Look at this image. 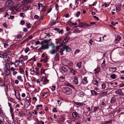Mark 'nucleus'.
I'll return each mask as SVG.
<instances>
[{"mask_svg":"<svg viewBox=\"0 0 124 124\" xmlns=\"http://www.w3.org/2000/svg\"><path fill=\"white\" fill-rule=\"evenodd\" d=\"M70 37L69 36H67L64 38V39L62 42L60 43V46H62L63 43H66L68 42L69 39Z\"/></svg>","mask_w":124,"mask_h":124,"instance_id":"obj_5","label":"nucleus"},{"mask_svg":"<svg viewBox=\"0 0 124 124\" xmlns=\"http://www.w3.org/2000/svg\"><path fill=\"white\" fill-rule=\"evenodd\" d=\"M14 1L11 0H8L5 4V5L6 7H9L13 6L14 4Z\"/></svg>","mask_w":124,"mask_h":124,"instance_id":"obj_2","label":"nucleus"},{"mask_svg":"<svg viewBox=\"0 0 124 124\" xmlns=\"http://www.w3.org/2000/svg\"><path fill=\"white\" fill-rule=\"evenodd\" d=\"M4 85L5 82L2 81H0V86H4Z\"/></svg>","mask_w":124,"mask_h":124,"instance_id":"obj_53","label":"nucleus"},{"mask_svg":"<svg viewBox=\"0 0 124 124\" xmlns=\"http://www.w3.org/2000/svg\"><path fill=\"white\" fill-rule=\"evenodd\" d=\"M26 24H27V26L28 28H30L31 27V26L30 25V23H29L28 24L26 23Z\"/></svg>","mask_w":124,"mask_h":124,"instance_id":"obj_63","label":"nucleus"},{"mask_svg":"<svg viewBox=\"0 0 124 124\" xmlns=\"http://www.w3.org/2000/svg\"><path fill=\"white\" fill-rule=\"evenodd\" d=\"M15 93L16 98L19 100H21L20 95L18 90H15L14 91Z\"/></svg>","mask_w":124,"mask_h":124,"instance_id":"obj_3","label":"nucleus"},{"mask_svg":"<svg viewBox=\"0 0 124 124\" xmlns=\"http://www.w3.org/2000/svg\"><path fill=\"white\" fill-rule=\"evenodd\" d=\"M96 40L98 41H101V37H96Z\"/></svg>","mask_w":124,"mask_h":124,"instance_id":"obj_59","label":"nucleus"},{"mask_svg":"<svg viewBox=\"0 0 124 124\" xmlns=\"http://www.w3.org/2000/svg\"><path fill=\"white\" fill-rule=\"evenodd\" d=\"M60 46H57L55 47L56 49H54L50 51H49L50 53L51 54H54L56 53L59 48Z\"/></svg>","mask_w":124,"mask_h":124,"instance_id":"obj_4","label":"nucleus"},{"mask_svg":"<svg viewBox=\"0 0 124 124\" xmlns=\"http://www.w3.org/2000/svg\"><path fill=\"white\" fill-rule=\"evenodd\" d=\"M46 34V33H42L40 35V38H42V39H41V40L45 38H46L47 36Z\"/></svg>","mask_w":124,"mask_h":124,"instance_id":"obj_11","label":"nucleus"},{"mask_svg":"<svg viewBox=\"0 0 124 124\" xmlns=\"http://www.w3.org/2000/svg\"><path fill=\"white\" fill-rule=\"evenodd\" d=\"M101 86H102V89H105L106 86V85L104 83H102L101 84Z\"/></svg>","mask_w":124,"mask_h":124,"instance_id":"obj_48","label":"nucleus"},{"mask_svg":"<svg viewBox=\"0 0 124 124\" xmlns=\"http://www.w3.org/2000/svg\"><path fill=\"white\" fill-rule=\"evenodd\" d=\"M116 99V98L115 97H112L110 100V102L112 103H114Z\"/></svg>","mask_w":124,"mask_h":124,"instance_id":"obj_29","label":"nucleus"},{"mask_svg":"<svg viewBox=\"0 0 124 124\" xmlns=\"http://www.w3.org/2000/svg\"><path fill=\"white\" fill-rule=\"evenodd\" d=\"M112 121V120H110L109 121H105L104 122H102V124H108L110 123Z\"/></svg>","mask_w":124,"mask_h":124,"instance_id":"obj_35","label":"nucleus"},{"mask_svg":"<svg viewBox=\"0 0 124 124\" xmlns=\"http://www.w3.org/2000/svg\"><path fill=\"white\" fill-rule=\"evenodd\" d=\"M62 37L59 38L58 39V40L56 41V42L57 44L59 43L61 41L62 39Z\"/></svg>","mask_w":124,"mask_h":124,"instance_id":"obj_46","label":"nucleus"},{"mask_svg":"<svg viewBox=\"0 0 124 124\" xmlns=\"http://www.w3.org/2000/svg\"><path fill=\"white\" fill-rule=\"evenodd\" d=\"M82 63L81 62L78 63L76 65L77 66L78 68H80L81 67V64Z\"/></svg>","mask_w":124,"mask_h":124,"instance_id":"obj_40","label":"nucleus"},{"mask_svg":"<svg viewBox=\"0 0 124 124\" xmlns=\"http://www.w3.org/2000/svg\"><path fill=\"white\" fill-rule=\"evenodd\" d=\"M116 75L114 74H113L110 76V77L112 79H114L116 78Z\"/></svg>","mask_w":124,"mask_h":124,"instance_id":"obj_37","label":"nucleus"},{"mask_svg":"<svg viewBox=\"0 0 124 124\" xmlns=\"http://www.w3.org/2000/svg\"><path fill=\"white\" fill-rule=\"evenodd\" d=\"M78 78L77 77L75 76L73 78V80L72 81L73 83L75 85H77L78 83Z\"/></svg>","mask_w":124,"mask_h":124,"instance_id":"obj_8","label":"nucleus"},{"mask_svg":"<svg viewBox=\"0 0 124 124\" xmlns=\"http://www.w3.org/2000/svg\"><path fill=\"white\" fill-rule=\"evenodd\" d=\"M41 48H42V49L45 50L48 48L49 46L48 44H45V45L41 44Z\"/></svg>","mask_w":124,"mask_h":124,"instance_id":"obj_15","label":"nucleus"},{"mask_svg":"<svg viewBox=\"0 0 124 124\" xmlns=\"http://www.w3.org/2000/svg\"><path fill=\"white\" fill-rule=\"evenodd\" d=\"M121 6L120 5H118L117 6L116 8V10L118 11H120L121 8Z\"/></svg>","mask_w":124,"mask_h":124,"instance_id":"obj_42","label":"nucleus"},{"mask_svg":"<svg viewBox=\"0 0 124 124\" xmlns=\"http://www.w3.org/2000/svg\"><path fill=\"white\" fill-rule=\"evenodd\" d=\"M93 84L94 85H98V82L97 80H95L93 81Z\"/></svg>","mask_w":124,"mask_h":124,"instance_id":"obj_47","label":"nucleus"},{"mask_svg":"<svg viewBox=\"0 0 124 124\" xmlns=\"http://www.w3.org/2000/svg\"><path fill=\"white\" fill-rule=\"evenodd\" d=\"M72 116L73 117H78L79 115L77 112H74L72 113Z\"/></svg>","mask_w":124,"mask_h":124,"instance_id":"obj_17","label":"nucleus"},{"mask_svg":"<svg viewBox=\"0 0 124 124\" xmlns=\"http://www.w3.org/2000/svg\"><path fill=\"white\" fill-rule=\"evenodd\" d=\"M16 78L17 80H19L20 81L23 82V81L21 76L20 75L17 76V77Z\"/></svg>","mask_w":124,"mask_h":124,"instance_id":"obj_26","label":"nucleus"},{"mask_svg":"<svg viewBox=\"0 0 124 124\" xmlns=\"http://www.w3.org/2000/svg\"><path fill=\"white\" fill-rule=\"evenodd\" d=\"M91 93L93 95H98V93L96 92L94 90H91Z\"/></svg>","mask_w":124,"mask_h":124,"instance_id":"obj_34","label":"nucleus"},{"mask_svg":"<svg viewBox=\"0 0 124 124\" xmlns=\"http://www.w3.org/2000/svg\"><path fill=\"white\" fill-rule=\"evenodd\" d=\"M42 106V105H38L36 106V108L37 110H39L41 108Z\"/></svg>","mask_w":124,"mask_h":124,"instance_id":"obj_43","label":"nucleus"},{"mask_svg":"<svg viewBox=\"0 0 124 124\" xmlns=\"http://www.w3.org/2000/svg\"><path fill=\"white\" fill-rule=\"evenodd\" d=\"M30 5H26L25 6V8L26 9V10L30 8Z\"/></svg>","mask_w":124,"mask_h":124,"instance_id":"obj_61","label":"nucleus"},{"mask_svg":"<svg viewBox=\"0 0 124 124\" xmlns=\"http://www.w3.org/2000/svg\"><path fill=\"white\" fill-rule=\"evenodd\" d=\"M30 104V103L28 100L26 101L25 103L24 106L25 107L28 108Z\"/></svg>","mask_w":124,"mask_h":124,"instance_id":"obj_19","label":"nucleus"},{"mask_svg":"<svg viewBox=\"0 0 124 124\" xmlns=\"http://www.w3.org/2000/svg\"><path fill=\"white\" fill-rule=\"evenodd\" d=\"M83 103L80 102H76L75 104L77 105L81 106L83 105Z\"/></svg>","mask_w":124,"mask_h":124,"instance_id":"obj_56","label":"nucleus"},{"mask_svg":"<svg viewBox=\"0 0 124 124\" xmlns=\"http://www.w3.org/2000/svg\"><path fill=\"white\" fill-rule=\"evenodd\" d=\"M19 62L18 60H16L14 63V64L16 67H17L19 64Z\"/></svg>","mask_w":124,"mask_h":124,"instance_id":"obj_28","label":"nucleus"},{"mask_svg":"<svg viewBox=\"0 0 124 124\" xmlns=\"http://www.w3.org/2000/svg\"><path fill=\"white\" fill-rule=\"evenodd\" d=\"M49 81V80L47 79V78L46 77L44 78V82H43V84L45 85L47 84Z\"/></svg>","mask_w":124,"mask_h":124,"instance_id":"obj_22","label":"nucleus"},{"mask_svg":"<svg viewBox=\"0 0 124 124\" xmlns=\"http://www.w3.org/2000/svg\"><path fill=\"white\" fill-rule=\"evenodd\" d=\"M63 48H64V50H65L66 52H69L71 51V49L70 48L66 45H64Z\"/></svg>","mask_w":124,"mask_h":124,"instance_id":"obj_12","label":"nucleus"},{"mask_svg":"<svg viewBox=\"0 0 124 124\" xmlns=\"http://www.w3.org/2000/svg\"><path fill=\"white\" fill-rule=\"evenodd\" d=\"M121 38L120 36L118 35L116 37V39L114 41L115 44H117L121 40Z\"/></svg>","mask_w":124,"mask_h":124,"instance_id":"obj_6","label":"nucleus"},{"mask_svg":"<svg viewBox=\"0 0 124 124\" xmlns=\"http://www.w3.org/2000/svg\"><path fill=\"white\" fill-rule=\"evenodd\" d=\"M115 93L116 94H118L120 95V94H122V91L120 89H118L116 90L115 92Z\"/></svg>","mask_w":124,"mask_h":124,"instance_id":"obj_16","label":"nucleus"},{"mask_svg":"<svg viewBox=\"0 0 124 124\" xmlns=\"http://www.w3.org/2000/svg\"><path fill=\"white\" fill-rule=\"evenodd\" d=\"M81 31L82 29L80 28H78L75 29L74 32L75 33H79Z\"/></svg>","mask_w":124,"mask_h":124,"instance_id":"obj_30","label":"nucleus"},{"mask_svg":"<svg viewBox=\"0 0 124 124\" xmlns=\"http://www.w3.org/2000/svg\"><path fill=\"white\" fill-rule=\"evenodd\" d=\"M4 59L6 61L8 62L9 61L10 59L9 57L7 55V54L6 55V56L5 57V58H4Z\"/></svg>","mask_w":124,"mask_h":124,"instance_id":"obj_31","label":"nucleus"},{"mask_svg":"<svg viewBox=\"0 0 124 124\" xmlns=\"http://www.w3.org/2000/svg\"><path fill=\"white\" fill-rule=\"evenodd\" d=\"M69 69H70V73H71L73 75H75L76 72V70L74 69L71 68H69Z\"/></svg>","mask_w":124,"mask_h":124,"instance_id":"obj_10","label":"nucleus"},{"mask_svg":"<svg viewBox=\"0 0 124 124\" xmlns=\"http://www.w3.org/2000/svg\"><path fill=\"white\" fill-rule=\"evenodd\" d=\"M4 73L6 74V75H9L10 74V70L9 69H7L4 71Z\"/></svg>","mask_w":124,"mask_h":124,"instance_id":"obj_18","label":"nucleus"},{"mask_svg":"<svg viewBox=\"0 0 124 124\" xmlns=\"http://www.w3.org/2000/svg\"><path fill=\"white\" fill-rule=\"evenodd\" d=\"M22 6L21 4H17L16 6H14L13 7V8L16 11H17L22 7Z\"/></svg>","mask_w":124,"mask_h":124,"instance_id":"obj_9","label":"nucleus"},{"mask_svg":"<svg viewBox=\"0 0 124 124\" xmlns=\"http://www.w3.org/2000/svg\"><path fill=\"white\" fill-rule=\"evenodd\" d=\"M65 119L64 118H63V117H61L60 118L59 122H63L64 120Z\"/></svg>","mask_w":124,"mask_h":124,"instance_id":"obj_45","label":"nucleus"},{"mask_svg":"<svg viewBox=\"0 0 124 124\" xmlns=\"http://www.w3.org/2000/svg\"><path fill=\"white\" fill-rule=\"evenodd\" d=\"M30 49L28 47L26 48L24 50V51L26 53H27L29 51Z\"/></svg>","mask_w":124,"mask_h":124,"instance_id":"obj_57","label":"nucleus"},{"mask_svg":"<svg viewBox=\"0 0 124 124\" xmlns=\"http://www.w3.org/2000/svg\"><path fill=\"white\" fill-rule=\"evenodd\" d=\"M123 86H124V83H122L119 85V87H121Z\"/></svg>","mask_w":124,"mask_h":124,"instance_id":"obj_64","label":"nucleus"},{"mask_svg":"<svg viewBox=\"0 0 124 124\" xmlns=\"http://www.w3.org/2000/svg\"><path fill=\"white\" fill-rule=\"evenodd\" d=\"M88 82V81L87 80V77H84L82 79V83L83 85H85L87 84Z\"/></svg>","mask_w":124,"mask_h":124,"instance_id":"obj_7","label":"nucleus"},{"mask_svg":"<svg viewBox=\"0 0 124 124\" xmlns=\"http://www.w3.org/2000/svg\"><path fill=\"white\" fill-rule=\"evenodd\" d=\"M85 93L83 92H80V93H79V96L83 97Z\"/></svg>","mask_w":124,"mask_h":124,"instance_id":"obj_50","label":"nucleus"},{"mask_svg":"<svg viewBox=\"0 0 124 124\" xmlns=\"http://www.w3.org/2000/svg\"><path fill=\"white\" fill-rule=\"evenodd\" d=\"M47 56L45 57L44 59H41L40 62H43L44 63H46L47 62Z\"/></svg>","mask_w":124,"mask_h":124,"instance_id":"obj_24","label":"nucleus"},{"mask_svg":"<svg viewBox=\"0 0 124 124\" xmlns=\"http://www.w3.org/2000/svg\"><path fill=\"white\" fill-rule=\"evenodd\" d=\"M85 23L82 22H78V27H83Z\"/></svg>","mask_w":124,"mask_h":124,"instance_id":"obj_23","label":"nucleus"},{"mask_svg":"<svg viewBox=\"0 0 124 124\" xmlns=\"http://www.w3.org/2000/svg\"><path fill=\"white\" fill-rule=\"evenodd\" d=\"M48 93V92H46L43 93L42 95V98L45 99L47 97V94Z\"/></svg>","mask_w":124,"mask_h":124,"instance_id":"obj_20","label":"nucleus"},{"mask_svg":"<svg viewBox=\"0 0 124 124\" xmlns=\"http://www.w3.org/2000/svg\"><path fill=\"white\" fill-rule=\"evenodd\" d=\"M50 41V40H48L47 39H46L43 40L41 41L40 43V44H44L45 43H47L48 42Z\"/></svg>","mask_w":124,"mask_h":124,"instance_id":"obj_21","label":"nucleus"},{"mask_svg":"<svg viewBox=\"0 0 124 124\" xmlns=\"http://www.w3.org/2000/svg\"><path fill=\"white\" fill-rule=\"evenodd\" d=\"M72 91V90L71 89L68 87H64L63 90V92L68 95L71 94Z\"/></svg>","mask_w":124,"mask_h":124,"instance_id":"obj_1","label":"nucleus"},{"mask_svg":"<svg viewBox=\"0 0 124 124\" xmlns=\"http://www.w3.org/2000/svg\"><path fill=\"white\" fill-rule=\"evenodd\" d=\"M64 51V48H63V47L62 48H61L60 49V54L61 55H62L63 54V52Z\"/></svg>","mask_w":124,"mask_h":124,"instance_id":"obj_36","label":"nucleus"},{"mask_svg":"<svg viewBox=\"0 0 124 124\" xmlns=\"http://www.w3.org/2000/svg\"><path fill=\"white\" fill-rule=\"evenodd\" d=\"M20 16L21 17H24V14L23 13H20Z\"/></svg>","mask_w":124,"mask_h":124,"instance_id":"obj_62","label":"nucleus"},{"mask_svg":"<svg viewBox=\"0 0 124 124\" xmlns=\"http://www.w3.org/2000/svg\"><path fill=\"white\" fill-rule=\"evenodd\" d=\"M65 85L66 86L71 87L72 88H74V87L72 85L69 83H66L65 84Z\"/></svg>","mask_w":124,"mask_h":124,"instance_id":"obj_49","label":"nucleus"},{"mask_svg":"<svg viewBox=\"0 0 124 124\" xmlns=\"http://www.w3.org/2000/svg\"><path fill=\"white\" fill-rule=\"evenodd\" d=\"M55 88L56 87L54 85L52 86V88H51V89L52 90V91H54L55 90Z\"/></svg>","mask_w":124,"mask_h":124,"instance_id":"obj_60","label":"nucleus"},{"mask_svg":"<svg viewBox=\"0 0 124 124\" xmlns=\"http://www.w3.org/2000/svg\"><path fill=\"white\" fill-rule=\"evenodd\" d=\"M38 6L37 7L38 8V9H39L41 7H43L42 4L41 3H39L38 4Z\"/></svg>","mask_w":124,"mask_h":124,"instance_id":"obj_44","label":"nucleus"},{"mask_svg":"<svg viewBox=\"0 0 124 124\" xmlns=\"http://www.w3.org/2000/svg\"><path fill=\"white\" fill-rule=\"evenodd\" d=\"M45 70L42 68L40 69V73L41 74H42L43 73H45Z\"/></svg>","mask_w":124,"mask_h":124,"instance_id":"obj_52","label":"nucleus"},{"mask_svg":"<svg viewBox=\"0 0 124 124\" xmlns=\"http://www.w3.org/2000/svg\"><path fill=\"white\" fill-rule=\"evenodd\" d=\"M67 66L71 67L72 66H73V63L71 62L68 63L67 64Z\"/></svg>","mask_w":124,"mask_h":124,"instance_id":"obj_51","label":"nucleus"},{"mask_svg":"<svg viewBox=\"0 0 124 124\" xmlns=\"http://www.w3.org/2000/svg\"><path fill=\"white\" fill-rule=\"evenodd\" d=\"M18 60L20 63H24V59L23 58L21 57L19 58Z\"/></svg>","mask_w":124,"mask_h":124,"instance_id":"obj_25","label":"nucleus"},{"mask_svg":"<svg viewBox=\"0 0 124 124\" xmlns=\"http://www.w3.org/2000/svg\"><path fill=\"white\" fill-rule=\"evenodd\" d=\"M105 60H104L103 62L101 64V66L102 67H104L105 66Z\"/></svg>","mask_w":124,"mask_h":124,"instance_id":"obj_54","label":"nucleus"},{"mask_svg":"<svg viewBox=\"0 0 124 124\" xmlns=\"http://www.w3.org/2000/svg\"><path fill=\"white\" fill-rule=\"evenodd\" d=\"M100 70V67L98 66L96 68L94 69V71L96 73H98L99 72Z\"/></svg>","mask_w":124,"mask_h":124,"instance_id":"obj_27","label":"nucleus"},{"mask_svg":"<svg viewBox=\"0 0 124 124\" xmlns=\"http://www.w3.org/2000/svg\"><path fill=\"white\" fill-rule=\"evenodd\" d=\"M23 2L24 5L28 4L32 2V1L31 0H24Z\"/></svg>","mask_w":124,"mask_h":124,"instance_id":"obj_13","label":"nucleus"},{"mask_svg":"<svg viewBox=\"0 0 124 124\" xmlns=\"http://www.w3.org/2000/svg\"><path fill=\"white\" fill-rule=\"evenodd\" d=\"M93 42V41L91 39H90L88 41L89 43L91 45H92Z\"/></svg>","mask_w":124,"mask_h":124,"instance_id":"obj_58","label":"nucleus"},{"mask_svg":"<svg viewBox=\"0 0 124 124\" xmlns=\"http://www.w3.org/2000/svg\"><path fill=\"white\" fill-rule=\"evenodd\" d=\"M61 69L65 72H67L68 71L67 69L63 67H61Z\"/></svg>","mask_w":124,"mask_h":124,"instance_id":"obj_32","label":"nucleus"},{"mask_svg":"<svg viewBox=\"0 0 124 124\" xmlns=\"http://www.w3.org/2000/svg\"><path fill=\"white\" fill-rule=\"evenodd\" d=\"M7 54L6 53H5L2 54H0V57L2 58H4H4H5V56H6Z\"/></svg>","mask_w":124,"mask_h":124,"instance_id":"obj_41","label":"nucleus"},{"mask_svg":"<svg viewBox=\"0 0 124 124\" xmlns=\"http://www.w3.org/2000/svg\"><path fill=\"white\" fill-rule=\"evenodd\" d=\"M54 60L56 61H58L59 60V56L58 54H56L54 57Z\"/></svg>","mask_w":124,"mask_h":124,"instance_id":"obj_33","label":"nucleus"},{"mask_svg":"<svg viewBox=\"0 0 124 124\" xmlns=\"http://www.w3.org/2000/svg\"><path fill=\"white\" fill-rule=\"evenodd\" d=\"M93 110H94L93 112H96L97 110L99 109V107L98 106L94 107Z\"/></svg>","mask_w":124,"mask_h":124,"instance_id":"obj_38","label":"nucleus"},{"mask_svg":"<svg viewBox=\"0 0 124 124\" xmlns=\"http://www.w3.org/2000/svg\"><path fill=\"white\" fill-rule=\"evenodd\" d=\"M16 38L18 39H20L22 38V36L21 35L19 34L17 36Z\"/></svg>","mask_w":124,"mask_h":124,"instance_id":"obj_55","label":"nucleus"},{"mask_svg":"<svg viewBox=\"0 0 124 124\" xmlns=\"http://www.w3.org/2000/svg\"><path fill=\"white\" fill-rule=\"evenodd\" d=\"M5 67L7 69H9V64L8 62H6L5 64Z\"/></svg>","mask_w":124,"mask_h":124,"instance_id":"obj_39","label":"nucleus"},{"mask_svg":"<svg viewBox=\"0 0 124 124\" xmlns=\"http://www.w3.org/2000/svg\"><path fill=\"white\" fill-rule=\"evenodd\" d=\"M116 67H111L109 68V70L112 73L115 72L116 70Z\"/></svg>","mask_w":124,"mask_h":124,"instance_id":"obj_14","label":"nucleus"}]
</instances>
